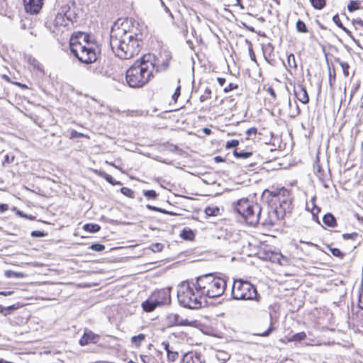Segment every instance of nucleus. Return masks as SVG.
I'll return each instance as SVG.
<instances>
[{
  "label": "nucleus",
  "mask_w": 363,
  "mask_h": 363,
  "mask_svg": "<svg viewBox=\"0 0 363 363\" xmlns=\"http://www.w3.org/2000/svg\"><path fill=\"white\" fill-rule=\"evenodd\" d=\"M147 34V28L138 22L131 18L118 19L111 30V49L122 60L132 59L140 52Z\"/></svg>",
  "instance_id": "1"
},
{
  "label": "nucleus",
  "mask_w": 363,
  "mask_h": 363,
  "mask_svg": "<svg viewBox=\"0 0 363 363\" xmlns=\"http://www.w3.org/2000/svg\"><path fill=\"white\" fill-rule=\"evenodd\" d=\"M69 48L80 62L86 65L95 62L101 54L96 40L84 32H77L71 35Z\"/></svg>",
  "instance_id": "2"
},
{
  "label": "nucleus",
  "mask_w": 363,
  "mask_h": 363,
  "mask_svg": "<svg viewBox=\"0 0 363 363\" xmlns=\"http://www.w3.org/2000/svg\"><path fill=\"white\" fill-rule=\"evenodd\" d=\"M262 197L274 209L279 219L284 218L292 212L293 199L291 191L285 187L265 189Z\"/></svg>",
  "instance_id": "3"
},
{
  "label": "nucleus",
  "mask_w": 363,
  "mask_h": 363,
  "mask_svg": "<svg viewBox=\"0 0 363 363\" xmlns=\"http://www.w3.org/2000/svg\"><path fill=\"white\" fill-rule=\"evenodd\" d=\"M154 78L144 59L141 56L125 72V82L131 88H142Z\"/></svg>",
  "instance_id": "4"
},
{
  "label": "nucleus",
  "mask_w": 363,
  "mask_h": 363,
  "mask_svg": "<svg viewBox=\"0 0 363 363\" xmlns=\"http://www.w3.org/2000/svg\"><path fill=\"white\" fill-rule=\"evenodd\" d=\"M196 286L203 297L215 298L222 296L227 286L225 279L213 274H207L196 278Z\"/></svg>",
  "instance_id": "5"
},
{
  "label": "nucleus",
  "mask_w": 363,
  "mask_h": 363,
  "mask_svg": "<svg viewBox=\"0 0 363 363\" xmlns=\"http://www.w3.org/2000/svg\"><path fill=\"white\" fill-rule=\"evenodd\" d=\"M178 301L182 306L190 309H199L202 306L203 296L196 286V281L183 282L177 291Z\"/></svg>",
  "instance_id": "6"
},
{
  "label": "nucleus",
  "mask_w": 363,
  "mask_h": 363,
  "mask_svg": "<svg viewBox=\"0 0 363 363\" xmlns=\"http://www.w3.org/2000/svg\"><path fill=\"white\" fill-rule=\"evenodd\" d=\"M234 211L250 225L255 226L259 221L260 206L247 198H242L233 203Z\"/></svg>",
  "instance_id": "7"
},
{
  "label": "nucleus",
  "mask_w": 363,
  "mask_h": 363,
  "mask_svg": "<svg viewBox=\"0 0 363 363\" xmlns=\"http://www.w3.org/2000/svg\"><path fill=\"white\" fill-rule=\"evenodd\" d=\"M153 77L157 73L166 71L172 59V54L167 50H160L155 53L148 52L142 55Z\"/></svg>",
  "instance_id": "8"
},
{
  "label": "nucleus",
  "mask_w": 363,
  "mask_h": 363,
  "mask_svg": "<svg viewBox=\"0 0 363 363\" xmlns=\"http://www.w3.org/2000/svg\"><path fill=\"white\" fill-rule=\"evenodd\" d=\"M257 289L250 281L235 279L232 287V296L236 300H252L257 296Z\"/></svg>",
  "instance_id": "9"
},
{
  "label": "nucleus",
  "mask_w": 363,
  "mask_h": 363,
  "mask_svg": "<svg viewBox=\"0 0 363 363\" xmlns=\"http://www.w3.org/2000/svg\"><path fill=\"white\" fill-rule=\"evenodd\" d=\"M303 82V80L302 82H294L293 91L298 101L303 104H307L309 102L310 98Z\"/></svg>",
  "instance_id": "10"
},
{
  "label": "nucleus",
  "mask_w": 363,
  "mask_h": 363,
  "mask_svg": "<svg viewBox=\"0 0 363 363\" xmlns=\"http://www.w3.org/2000/svg\"><path fill=\"white\" fill-rule=\"evenodd\" d=\"M23 7L27 13L35 15L40 12L44 0H23Z\"/></svg>",
  "instance_id": "11"
},
{
  "label": "nucleus",
  "mask_w": 363,
  "mask_h": 363,
  "mask_svg": "<svg viewBox=\"0 0 363 363\" xmlns=\"http://www.w3.org/2000/svg\"><path fill=\"white\" fill-rule=\"evenodd\" d=\"M100 340V335L94 333L93 331L85 328L84 334L79 340L81 346H86L89 344H96Z\"/></svg>",
  "instance_id": "12"
},
{
  "label": "nucleus",
  "mask_w": 363,
  "mask_h": 363,
  "mask_svg": "<svg viewBox=\"0 0 363 363\" xmlns=\"http://www.w3.org/2000/svg\"><path fill=\"white\" fill-rule=\"evenodd\" d=\"M150 297L158 306L166 304L170 301V294L165 289L153 291Z\"/></svg>",
  "instance_id": "13"
},
{
  "label": "nucleus",
  "mask_w": 363,
  "mask_h": 363,
  "mask_svg": "<svg viewBox=\"0 0 363 363\" xmlns=\"http://www.w3.org/2000/svg\"><path fill=\"white\" fill-rule=\"evenodd\" d=\"M315 247H316V245L311 242L300 241L299 244L296 245V250L300 258L303 259L311 255V250Z\"/></svg>",
  "instance_id": "14"
},
{
  "label": "nucleus",
  "mask_w": 363,
  "mask_h": 363,
  "mask_svg": "<svg viewBox=\"0 0 363 363\" xmlns=\"http://www.w3.org/2000/svg\"><path fill=\"white\" fill-rule=\"evenodd\" d=\"M65 16L58 13L52 21H49V27L53 32H57L67 26Z\"/></svg>",
  "instance_id": "15"
},
{
  "label": "nucleus",
  "mask_w": 363,
  "mask_h": 363,
  "mask_svg": "<svg viewBox=\"0 0 363 363\" xmlns=\"http://www.w3.org/2000/svg\"><path fill=\"white\" fill-rule=\"evenodd\" d=\"M182 363H206V362L200 353L190 351L183 356Z\"/></svg>",
  "instance_id": "16"
},
{
  "label": "nucleus",
  "mask_w": 363,
  "mask_h": 363,
  "mask_svg": "<svg viewBox=\"0 0 363 363\" xmlns=\"http://www.w3.org/2000/svg\"><path fill=\"white\" fill-rule=\"evenodd\" d=\"M162 345L167 352V359L169 362H174L179 358V353L176 351H172L169 350V344L168 342H163Z\"/></svg>",
  "instance_id": "17"
},
{
  "label": "nucleus",
  "mask_w": 363,
  "mask_h": 363,
  "mask_svg": "<svg viewBox=\"0 0 363 363\" xmlns=\"http://www.w3.org/2000/svg\"><path fill=\"white\" fill-rule=\"evenodd\" d=\"M96 173L98 176L104 179L107 182H108L111 185H122V183L121 182L116 181L111 175L108 174L103 170H96Z\"/></svg>",
  "instance_id": "18"
},
{
  "label": "nucleus",
  "mask_w": 363,
  "mask_h": 363,
  "mask_svg": "<svg viewBox=\"0 0 363 363\" xmlns=\"http://www.w3.org/2000/svg\"><path fill=\"white\" fill-rule=\"evenodd\" d=\"M19 303H15L9 306H4L0 305V313L4 316H7L11 314L14 311L20 308Z\"/></svg>",
  "instance_id": "19"
},
{
  "label": "nucleus",
  "mask_w": 363,
  "mask_h": 363,
  "mask_svg": "<svg viewBox=\"0 0 363 363\" xmlns=\"http://www.w3.org/2000/svg\"><path fill=\"white\" fill-rule=\"evenodd\" d=\"M179 236L184 240L192 241L195 238V233L191 229L185 228L181 231Z\"/></svg>",
  "instance_id": "20"
},
{
  "label": "nucleus",
  "mask_w": 363,
  "mask_h": 363,
  "mask_svg": "<svg viewBox=\"0 0 363 363\" xmlns=\"http://www.w3.org/2000/svg\"><path fill=\"white\" fill-rule=\"evenodd\" d=\"M158 305L153 301L152 298L150 296L149 298L142 303L143 310L146 312H151L154 311Z\"/></svg>",
  "instance_id": "21"
},
{
  "label": "nucleus",
  "mask_w": 363,
  "mask_h": 363,
  "mask_svg": "<svg viewBox=\"0 0 363 363\" xmlns=\"http://www.w3.org/2000/svg\"><path fill=\"white\" fill-rule=\"evenodd\" d=\"M323 221L325 225L332 228L337 226V224L335 216L331 213L325 214L323 218Z\"/></svg>",
  "instance_id": "22"
},
{
  "label": "nucleus",
  "mask_w": 363,
  "mask_h": 363,
  "mask_svg": "<svg viewBox=\"0 0 363 363\" xmlns=\"http://www.w3.org/2000/svg\"><path fill=\"white\" fill-rule=\"evenodd\" d=\"M253 155V152L250 151H239L238 149H235L233 151V155L235 158L238 159H247Z\"/></svg>",
  "instance_id": "23"
},
{
  "label": "nucleus",
  "mask_w": 363,
  "mask_h": 363,
  "mask_svg": "<svg viewBox=\"0 0 363 363\" xmlns=\"http://www.w3.org/2000/svg\"><path fill=\"white\" fill-rule=\"evenodd\" d=\"M311 6L317 11L323 10L327 5V0H308Z\"/></svg>",
  "instance_id": "24"
},
{
  "label": "nucleus",
  "mask_w": 363,
  "mask_h": 363,
  "mask_svg": "<svg viewBox=\"0 0 363 363\" xmlns=\"http://www.w3.org/2000/svg\"><path fill=\"white\" fill-rule=\"evenodd\" d=\"M82 229L86 232L95 233L101 230V226L96 223H86L83 225Z\"/></svg>",
  "instance_id": "25"
},
{
  "label": "nucleus",
  "mask_w": 363,
  "mask_h": 363,
  "mask_svg": "<svg viewBox=\"0 0 363 363\" xmlns=\"http://www.w3.org/2000/svg\"><path fill=\"white\" fill-rule=\"evenodd\" d=\"M146 335L145 334L140 333L138 335H135L131 337L130 342L131 343L136 347H140L142 342L145 340Z\"/></svg>",
  "instance_id": "26"
},
{
  "label": "nucleus",
  "mask_w": 363,
  "mask_h": 363,
  "mask_svg": "<svg viewBox=\"0 0 363 363\" xmlns=\"http://www.w3.org/2000/svg\"><path fill=\"white\" fill-rule=\"evenodd\" d=\"M306 333L304 331L297 333L288 338L287 342H301L306 338Z\"/></svg>",
  "instance_id": "27"
},
{
  "label": "nucleus",
  "mask_w": 363,
  "mask_h": 363,
  "mask_svg": "<svg viewBox=\"0 0 363 363\" xmlns=\"http://www.w3.org/2000/svg\"><path fill=\"white\" fill-rule=\"evenodd\" d=\"M333 22L340 28H341L347 35L349 36H351L352 35V32L347 29V28H345L343 24L341 22V20L340 18V16L338 14H335V16H333Z\"/></svg>",
  "instance_id": "28"
},
{
  "label": "nucleus",
  "mask_w": 363,
  "mask_h": 363,
  "mask_svg": "<svg viewBox=\"0 0 363 363\" xmlns=\"http://www.w3.org/2000/svg\"><path fill=\"white\" fill-rule=\"evenodd\" d=\"M296 29L298 33H306L308 31L306 23L302 20H300V19H298L296 21Z\"/></svg>",
  "instance_id": "29"
},
{
  "label": "nucleus",
  "mask_w": 363,
  "mask_h": 363,
  "mask_svg": "<svg viewBox=\"0 0 363 363\" xmlns=\"http://www.w3.org/2000/svg\"><path fill=\"white\" fill-rule=\"evenodd\" d=\"M361 2L359 0H352L347 5V10L350 12H353L360 9Z\"/></svg>",
  "instance_id": "30"
},
{
  "label": "nucleus",
  "mask_w": 363,
  "mask_h": 363,
  "mask_svg": "<svg viewBox=\"0 0 363 363\" xmlns=\"http://www.w3.org/2000/svg\"><path fill=\"white\" fill-rule=\"evenodd\" d=\"M143 195L147 200H155L158 196V194L152 189L143 191Z\"/></svg>",
  "instance_id": "31"
},
{
  "label": "nucleus",
  "mask_w": 363,
  "mask_h": 363,
  "mask_svg": "<svg viewBox=\"0 0 363 363\" xmlns=\"http://www.w3.org/2000/svg\"><path fill=\"white\" fill-rule=\"evenodd\" d=\"M246 140H252L258 133V130L255 127L248 128L246 132Z\"/></svg>",
  "instance_id": "32"
},
{
  "label": "nucleus",
  "mask_w": 363,
  "mask_h": 363,
  "mask_svg": "<svg viewBox=\"0 0 363 363\" xmlns=\"http://www.w3.org/2000/svg\"><path fill=\"white\" fill-rule=\"evenodd\" d=\"M287 65L290 69H296L297 68V64L296 57L294 54H289L287 57Z\"/></svg>",
  "instance_id": "33"
},
{
  "label": "nucleus",
  "mask_w": 363,
  "mask_h": 363,
  "mask_svg": "<svg viewBox=\"0 0 363 363\" xmlns=\"http://www.w3.org/2000/svg\"><path fill=\"white\" fill-rule=\"evenodd\" d=\"M212 91L209 87H206L203 93L200 96V101L204 102L211 98Z\"/></svg>",
  "instance_id": "34"
},
{
  "label": "nucleus",
  "mask_w": 363,
  "mask_h": 363,
  "mask_svg": "<svg viewBox=\"0 0 363 363\" xmlns=\"http://www.w3.org/2000/svg\"><path fill=\"white\" fill-rule=\"evenodd\" d=\"M336 62L341 66L345 77H347L350 75V65L347 62L340 61L339 59L336 60Z\"/></svg>",
  "instance_id": "35"
},
{
  "label": "nucleus",
  "mask_w": 363,
  "mask_h": 363,
  "mask_svg": "<svg viewBox=\"0 0 363 363\" xmlns=\"http://www.w3.org/2000/svg\"><path fill=\"white\" fill-rule=\"evenodd\" d=\"M80 138H86V139H89L90 138V137L88 135H86V134H84V133H78L75 130H70V133H69V138L70 139Z\"/></svg>",
  "instance_id": "36"
},
{
  "label": "nucleus",
  "mask_w": 363,
  "mask_h": 363,
  "mask_svg": "<svg viewBox=\"0 0 363 363\" xmlns=\"http://www.w3.org/2000/svg\"><path fill=\"white\" fill-rule=\"evenodd\" d=\"M120 191L122 194L128 198L133 199L135 197L134 191L128 187H122Z\"/></svg>",
  "instance_id": "37"
},
{
  "label": "nucleus",
  "mask_w": 363,
  "mask_h": 363,
  "mask_svg": "<svg viewBox=\"0 0 363 363\" xmlns=\"http://www.w3.org/2000/svg\"><path fill=\"white\" fill-rule=\"evenodd\" d=\"M328 248L333 256L341 259L344 257L345 254L339 248L331 247H328Z\"/></svg>",
  "instance_id": "38"
},
{
  "label": "nucleus",
  "mask_w": 363,
  "mask_h": 363,
  "mask_svg": "<svg viewBox=\"0 0 363 363\" xmlns=\"http://www.w3.org/2000/svg\"><path fill=\"white\" fill-rule=\"evenodd\" d=\"M336 82V71L335 68L329 71V84L330 87H333Z\"/></svg>",
  "instance_id": "39"
},
{
  "label": "nucleus",
  "mask_w": 363,
  "mask_h": 363,
  "mask_svg": "<svg viewBox=\"0 0 363 363\" xmlns=\"http://www.w3.org/2000/svg\"><path fill=\"white\" fill-rule=\"evenodd\" d=\"M238 88H239L238 84L234 83V82H230V83L228 84V85L227 86H225L223 89V91L225 93H228V92L232 91L233 90H236Z\"/></svg>",
  "instance_id": "40"
},
{
  "label": "nucleus",
  "mask_w": 363,
  "mask_h": 363,
  "mask_svg": "<svg viewBox=\"0 0 363 363\" xmlns=\"http://www.w3.org/2000/svg\"><path fill=\"white\" fill-rule=\"evenodd\" d=\"M239 140H228L225 143V149L228 150V149H230L232 147H237L238 145H239Z\"/></svg>",
  "instance_id": "41"
},
{
  "label": "nucleus",
  "mask_w": 363,
  "mask_h": 363,
  "mask_svg": "<svg viewBox=\"0 0 363 363\" xmlns=\"http://www.w3.org/2000/svg\"><path fill=\"white\" fill-rule=\"evenodd\" d=\"M263 89H264V91H266V92L267 94H269L271 96V97L274 100H275L277 99V94H276L275 90H274V89L273 88L272 86H269L267 87L264 86Z\"/></svg>",
  "instance_id": "42"
},
{
  "label": "nucleus",
  "mask_w": 363,
  "mask_h": 363,
  "mask_svg": "<svg viewBox=\"0 0 363 363\" xmlns=\"http://www.w3.org/2000/svg\"><path fill=\"white\" fill-rule=\"evenodd\" d=\"M352 24L354 26L355 29L360 28L363 29V21L359 18L352 19Z\"/></svg>",
  "instance_id": "43"
},
{
  "label": "nucleus",
  "mask_w": 363,
  "mask_h": 363,
  "mask_svg": "<svg viewBox=\"0 0 363 363\" xmlns=\"http://www.w3.org/2000/svg\"><path fill=\"white\" fill-rule=\"evenodd\" d=\"M89 248L94 251L101 252L105 249V246L100 243H94L89 247Z\"/></svg>",
  "instance_id": "44"
},
{
  "label": "nucleus",
  "mask_w": 363,
  "mask_h": 363,
  "mask_svg": "<svg viewBox=\"0 0 363 363\" xmlns=\"http://www.w3.org/2000/svg\"><path fill=\"white\" fill-rule=\"evenodd\" d=\"M178 318H179V315H176L175 320H176L177 325H183V326L191 325V322H190L187 319L179 320Z\"/></svg>",
  "instance_id": "45"
},
{
  "label": "nucleus",
  "mask_w": 363,
  "mask_h": 363,
  "mask_svg": "<svg viewBox=\"0 0 363 363\" xmlns=\"http://www.w3.org/2000/svg\"><path fill=\"white\" fill-rule=\"evenodd\" d=\"M257 2L256 0H245V6L247 9H252L256 6Z\"/></svg>",
  "instance_id": "46"
},
{
  "label": "nucleus",
  "mask_w": 363,
  "mask_h": 363,
  "mask_svg": "<svg viewBox=\"0 0 363 363\" xmlns=\"http://www.w3.org/2000/svg\"><path fill=\"white\" fill-rule=\"evenodd\" d=\"M16 215L19 216L21 218H24L28 219L30 220H35V216H34L33 215L26 214V213H24L23 212H22L21 211H17Z\"/></svg>",
  "instance_id": "47"
},
{
  "label": "nucleus",
  "mask_w": 363,
  "mask_h": 363,
  "mask_svg": "<svg viewBox=\"0 0 363 363\" xmlns=\"http://www.w3.org/2000/svg\"><path fill=\"white\" fill-rule=\"evenodd\" d=\"M180 94H181V86H180V85H179V86L176 88V89H175V91H174V94H172V99H173V101H174L175 103L177 101V99H178V98L179 97Z\"/></svg>",
  "instance_id": "48"
},
{
  "label": "nucleus",
  "mask_w": 363,
  "mask_h": 363,
  "mask_svg": "<svg viewBox=\"0 0 363 363\" xmlns=\"http://www.w3.org/2000/svg\"><path fill=\"white\" fill-rule=\"evenodd\" d=\"M345 240H355L358 237L357 233H345L342 235Z\"/></svg>",
  "instance_id": "49"
},
{
  "label": "nucleus",
  "mask_w": 363,
  "mask_h": 363,
  "mask_svg": "<svg viewBox=\"0 0 363 363\" xmlns=\"http://www.w3.org/2000/svg\"><path fill=\"white\" fill-rule=\"evenodd\" d=\"M274 330V327L272 325H271L267 330L261 333H259L258 335L259 336H262V337H267L268 336L273 330Z\"/></svg>",
  "instance_id": "50"
},
{
  "label": "nucleus",
  "mask_w": 363,
  "mask_h": 363,
  "mask_svg": "<svg viewBox=\"0 0 363 363\" xmlns=\"http://www.w3.org/2000/svg\"><path fill=\"white\" fill-rule=\"evenodd\" d=\"M14 293L13 290H6L0 291V296H8Z\"/></svg>",
  "instance_id": "51"
},
{
  "label": "nucleus",
  "mask_w": 363,
  "mask_h": 363,
  "mask_svg": "<svg viewBox=\"0 0 363 363\" xmlns=\"http://www.w3.org/2000/svg\"><path fill=\"white\" fill-rule=\"evenodd\" d=\"M13 84L18 86L19 88H21L22 89H29V87L26 84H22L21 82H13Z\"/></svg>",
  "instance_id": "52"
},
{
  "label": "nucleus",
  "mask_w": 363,
  "mask_h": 363,
  "mask_svg": "<svg viewBox=\"0 0 363 363\" xmlns=\"http://www.w3.org/2000/svg\"><path fill=\"white\" fill-rule=\"evenodd\" d=\"M242 25L247 30H250L251 32L255 31V28L253 26L247 25L245 22H242Z\"/></svg>",
  "instance_id": "53"
},
{
  "label": "nucleus",
  "mask_w": 363,
  "mask_h": 363,
  "mask_svg": "<svg viewBox=\"0 0 363 363\" xmlns=\"http://www.w3.org/2000/svg\"><path fill=\"white\" fill-rule=\"evenodd\" d=\"M217 82L220 86H223L226 82V79L223 77H217Z\"/></svg>",
  "instance_id": "54"
},
{
  "label": "nucleus",
  "mask_w": 363,
  "mask_h": 363,
  "mask_svg": "<svg viewBox=\"0 0 363 363\" xmlns=\"http://www.w3.org/2000/svg\"><path fill=\"white\" fill-rule=\"evenodd\" d=\"M9 210V205L6 203L0 204V213H4Z\"/></svg>",
  "instance_id": "55"
},
{
  "label": "nucleus",
  "mask_w": 363,
  "mask_h": 363,
  "mask_svg": "<svg viewBox=\"0 0 363 363\" xmlns=\"http://www.w3.org/2000/svg\"><path fill=\"white\" fill-rule=\"evenodd\" d=\"M249 52H250V55L251 60L256 62V55H255L252 48H249Z\"/></svg>",
  "instance_id": "56"
},
{
  "label": "nucleus",
  "mask_w": 363,
  "mask_h": 363,
  "mask_svg": "<svg viewBox=\"0 0 363 363\" xmlns=\"http://www.w3.org/2000/svg\"><path fill=\"white\" fill-rule=\"evenodd\" d=\"M1 79H4V81L9 82V83H11V84H13V81L11 79V78L6 75V74H2L1 75Z\"/></svg>",
  "instance_id": "57"
},
{
  "label": "nucleus",
  "mask_w": 363,
  "mask_h": 363,
  "mask_svg": "<svg viewBox=\"0 0 363 363\" xmlns=\"http://www.w3.org/2000/svg\"><path fill=\"white\" fill-rule=\"evenodd\" d=\"M236 3L235 4V6H239L242 9H245V6L244 4L242 3V0H235Z\"/></svg>",
  "instance_id": "58"
},
{
  "label": "nucleus",
  "mask_w": 363,
  "mask_h": 363,
  "mask_svg": "<svg viewBox=\"0 0 363 363\" xmlns=\"http://www.w3.org/2000/svg\"><path fill=\"white\" fill-rule=\"evenodd\" d=\"M214 160L216 162H224V159H223V157L221 156H216L214 157Z\"/></svg>",
  "instance_id": "59"
},
{
  "label": "nucleus",
  "mask_w": 363,
  "mask_h": 363,
  "mask_svg": "<svg viewBox=\"0 0 363 363\" xmlns=\"http://www.w3.org/2000/svg\"><path fill=\"white\" fill-rule=\"evenodd\" d=\"M362 298H363V297L361 296L359 297V303H358V305H359V308H362V309H363V301H362Z\"/></svg>",
  "instance_id": "60"
},
{
  "label": "nucleus",
  "mask_w": 363,
  "mask_h": 363,
  "mask_svg": "<svg viewBox=\"0 0 363 363\" xmlns=\"http://www.w3.org/2000/svg\"><path fill=\"white\" fill-rule=\"evenodd\" d=\"M320 212V209L319 208H314L313 210H312V213L313 215H315V214H318V213Z\"/></svg>",
  "instance_id": "61"
},
{
  "label": "nucleus",
  "mask_w": 363,
  "mask_h": 363,
  "mask_svg": "<svg viewBox=\"0 0 363 363\" xmlns=\"http://www.w3.org/2000/svg\"><path fill=\"white\" fill-rule=\"evenodd\" d=\"M203 132L206 134L209 135V134H211V130L209 128H206L203 129Z\"/></svg>",
  "instance_id": "62"
},
{
  "label": "nucleus",
  "mask_w": 363,
  "mask_h": 363,
  "mask_svg": "<svg viewBox=\"0 0 363 363\" xmlns=\"http://www.w3.org/2000/svg\"><path fill=\"white\" fill-rule=\"evenodd\" d=\"M147 208H150V209L155 210V211H156V210H157V208H156L155 207H152V206H147Z\"/></svg>",
  "instance_id": "63"
},
{
  "label": "nucleus",
  "mask_w": 363,
  "mask_h": 363,
  "mask_svg": "<svg viewBox=\"0 0 363 363\" xmlns=\"http://www.w3.org/2000/svg\"><path fill=\"white\" fill-rule=\"evenodd\" d=\"M206 213H208V214H210V213H208V209H206Z\"/></svg>",
  "instance_id": "64"
}]
</instances>
